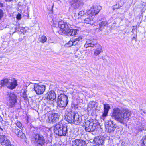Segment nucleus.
Returning a JSON list of instances; mask_svg holds the SVG:
<instances>
[{
  "label": "nucleus",
  "mask_w": 146,
  "mask_h": 146,
  "mask_svg": "<svg viewBox=\"0 0 146 146\" xmlns=\"http://www.w3.org/2000/svg\"><path fill=\"white\" fill-rule=\"evenodd\" d=\"M131 112L127 109L121 110L118 108L113 109L111 112V116L117 121L121 123H124L127 118L129 119Z\"/></svg>",
  "instance_id": "obj_1"
},
{
  "label": "nucleus",
  "mask_w": 146,
  "mask_h": 146,
  "mask_svg": "<svg viewBox=\"0 0 146 146\" xmlns=\"http://www.w3.org/2000/svg\"><path fill=\"white\" fill-rule=\"evenodd\" d=\"M59 27L61 29L62 33L68 36H72L77 35L78 30L70 28L67 23L62 21H59L58 23Z\"/></svg>",
  "instance_id": "obj_2"
},
{
  "label": "nucleus",
  "mask_w": 146,
  "mask_h": 146,
  "mask_svg": "<svg viewBox=\"0 0 146 146\" xmlns=\"http://www.w3.org/2000/svg\"><path fill=\"white\" fill-rule=\"evenodd\" d=\"M17 85V80L15 78L3 79L0 82V87H2L3 86L6 85L7 86V88L9 89H15Z\"/></svg>",
  "instance_id": "obj_3"
},
{
  "label": "nucleus",
  "mask_w": 146,
  "mask_h": 146,
  "mask_svg": "<svg viewBox=\"0 0 146 146\" xmlns=\"http://www.w3.org/2000/svg\"><path fill=\"white\" fill-rule=\"evenodd\" d=\"M54 133L59 136H65L67 133V126L59 123L54 127Z\"/></svg>",
  "instance_id": "obj_4"
},
{
  "label": "nucleus",
  "mask_w": 146,
  "mask_h": 146,
  "mask_svg": "<svg viewBox=\"0 0 146 146\" xmlns=\"http://www.w3.org/2000/svg\"><path fill=\"white\" fill-rule=\"evenodd\" d=\"M65 119L68 122L73 123L78 125L82 122V119H79L78 116L76 115L75 113L71 111L68 112L66 115Z\"/></svg>",
  "instance_id": "obj_5"
},
{
  "label": "nucleus",
  "mask_w": 146,
  "mask_h": 146,
  "mask_svg": "<svg viewBox=\"0 0 146 146\" xmlns=\"http://www.w3.org/2000/svg\"><path fill=\"white\" fill-rule=\"evenodd\" d=\"M67 96L64 94H61L58 96V105L60 107H65L68 102Z\"/></svg>",
  "instance_id": "obj_6"
},
{
  "label": "nucleus",
  "mask_w": 146,
  "mask_h": 146,
  "mask_svg": "<svg viewBox=\"0 0 146 146\" xmlns=\"http://www.w3.org/2000/svg\"><path fill=\"white\" fill-rule=\"evenodd\" d=\"M33 140L38 146H43L46 143L44 137L39 134H35L33 137Z\"/></svg>",
  "instance_id": "obj_7"
},
{
  "label": "nucleus",
  "mask_w": 146,
  "mask_h": 146,
  "mask_svg": "<svg viewBox=\"0 0 146 146\" xmlns=\"http://www.w3.org/2000/svg\"><path fill=\"white\" fill-rule=\"evenodd\" d=\"M33 140L38 146H43L46 143L44 137L39 134H35L33 137Z\"/></svg>",
  "instance_id": "obj_8"
},
{
  "label": "nucleus",
  "mask_w": 146,
  "mask_h": 146,
  "mask_svg": "<svg viewBox=\"0 0 146 146\" xmlns=\"http://www.w3.org/2000/svg\"><path fill=\"white\" fill-rule=\"evenodd\" d=\"M105 124L106 130L109 133L113 131L117 126L116 124L111 119L106 121Z\"/></svg>",
  "instance_id": "obj_9"
},
{
  "label": "nucleus",
  "mask_w": 146,
  "mask_h": 146,
  "mask_svg": "<svg viewBox=\"0 0 146 146\" xmlns=\"http://www.w3.org/2000/svg\"><path fill=\"white\" fill-rule=\"evenodd\" d=\"M9 106L11 108L14 106L17 102V97L16 94L13 93L8 94Z\"/></svg>",
  "instance_id": "obj_10"
},
{
  "label": "nucleus",
  "mask_w": 146,
  "mask_h": 146,
  "mask_svg": "<svg viewBox=\"0 0 146 146\" xmlns=\"http://www.w3.org/2000/svg\"><path fill=\"white\" fill-rule=\"evenodd\" d=\"M96 124L93 122L87 120L85 122V127L86 131L91 132L94 131L96 129Z\"/></svg>",
  "instance_id": "obj_11"
},
{
  "label": "nucleus",
  "mask_w": 146,
  "mask_h": 146,
  "mask_svg": "<svg viewBox=\"0 0 146 146\" xmlns=\"http://www.w3.org/2000/svg\"><path fill=\"white\" fill-rule=\"evenodd\" d=\"M33 89L34 90L37 94H43L45 91L46 86L44 85L35 84H34Z\"/></svg>",
  "instance_id": "obj_12"
},
{
  "label": "nucleus",
  "mask_w": 146,
  "mask_h": 146,
  "mask_svg": "<svg viewBox=\"0 0 146 146\" xmlns=\"http://www.w3.org/2000/svg\"><path fill=\"white\" fill-rule=\"evenodd\" d=\"M101 10L100 6H92L88 11L87 14L92 17L93 16L96 15Z\"/></svg>",
  "instance_id": "obj_13"
},
{
  "label": "nucleus",
  "mask_w": 146,
  "mask_h": 146,
  "mask_svg": "<svg viewBox=\"0 0 146 146\" xmlns=\"http://www.w3.org/2000/svg\"><path fill=\"white\" fill-rule=\"evenodd\" d=\"M82 38L81 36H75L68 42L66 44L68 47H70L73 45H75L82 41Z\"/></svg>",
  "instance_id": "obj_14"
},
{
  "label": "nucleus",
  "mask_w": 146,
  "mask_h": 146,
  "mask_svg": "<svg viewBox=\"0 0 146 146\" xmlns=\"http://www.w3.org/2000/svg\"><path fill=\"white\" fill-rule=\"evenodd\" d=\"M0 143L4 146H9L10 145V140L4 135H0Z\"/></svg>",
  "instance_id": "obj_15"
},
{
  "label": "nucleus",
  "mask_w": 146,
  "mask_h": 146,
  "mask_svg": "<svg viewBox=\"0 0 146 146\" xmlns=\"http://www.w3.org/2000/svg\"><path fill=\"white\" fill-rule=\"evenodd\" d=\"M86 142L80 139H76L72 141V146H85Z\"/></svg>",
  "instance_id": "obj_16"
},
{
  "label": "nucleus",
  "mask_w": 146,
  "mask_h": 146,
  "mask_svg": "<svg viewBox=\"0 0 146 146\" xmlns=\"http://www.w3.org/2000/svg\"><path fill=\"white\" fill-rule=\"evenodd\" d=\"M104 111L101 116V118L103 120L107 115L108 111L111 109L110 106L108 104H104Z\"/></svg>",
  "instance_id": "obj_17"
},
{
  "label": "nucleus",
  "mask_w": 146,
  "mask_h": 146,
  "mask_svg": "<svg viewBox=\"0 0 146 146\" xmlns=\"http://www.w3.org/2000/svg\"><path fill=\"white\" fill-rule=\"evenodd\" d=\"M97 45V41L96 39L88 40L86 42L85 46L86 47H93Z\"/></svg>",
  "instance_id": "obj_18"
},
{
  "label": "nucleus",
  "mask_w": 146,
  "mask_h": 146,
  "mask_svg": "<svg viewBox=\"0 0 146 146\" xmlns=\"http://www.w3.org/2000/svg\"><path fill=\"white\" fill-rule=\"evenodd\" d=\"M47 99L49 100L53 101L56 98V95L55 92L54 91H50L48 92L47 94Z\"/></svg>",
  "instance_id": "obj_19"
},
{
  "label": "nucleus",
  "mask_w": 146,
  "mask_h": 146,
  "mask_svg": "<svg viewBox=\"0 0 146 146\" xmlns=\"http://www.w3.org/2000/svg\"><path fill=\"white\" fill-rule=\"evenodd\" d=\"M84 23L88 24L93 25L94 23L93 17H92L91 16L88 15V17L84 19Z\"/></svg>",
  "instance_id": "obj_20"
},
{
  "label": "nucleus",
  "mask_w": 146,
  "mask_h": 146,
  "mask_svg": "<svg viewBox=\"0 0 146 146\" xmlns=\"http://www.w3.org/2000/svg\"><path fill=\"white\" fill-rule=\"evenodd\" d=\"M98 104L97 102L95 101H90L88 106V109L90 110H93L95 108V106H97Z\"/></svg>",
  "instance_id": "obj_21"
},
{
  "label": "nucleus",
  "mask_w": 146,
  "mask_h": 146,
  "mask_svg": "<svg viewBox=\"0 0 146 146\" xmlns=\"http://www.w3.org/2000/svg\"><path fill=\"white\" fill-rule=\"evenodd\" d=\"M10 129L13 132L15 133L16 135L19 132L20 130L16 126L15 124L11 125Z\"/></svg>",
  "instance_id": "obj_22"
},
{
  "label": "nucleus",
  "mask_w": 146,
  "mask_h": 146,
  "mask_svg": "<svg viewBox=\"0 0 146 146\" xmlns=\"http://www.w3.org/2000/svg\"><path fill=\"white\" fill-rule=\"evenodd\" d=\"M107 23L106 21H102L99 24V26L100 27V28H96V31H97V30H98V31H102V30L101 28L104 26H106L107 25Z\"/></svg>",
  "instance_id": "obj_23"
},
{
  "label": "nucleus",
  "mask_w": 146,
  "mask_h": 146,
  "mask_svg": "<svg viewBox=\"0 0 146 146\" xmlns=\"http://www.w3.org/2000/svg\"><path fill=\"white\" fill-rule=\"evenodd\" d=\"M137 133H139V131H141L143 129V128L142 125V124H137L135 127Z\"/></svg>",
  "instance_id": "obj_24"
},
{
  "label": "nucleus",
  "mask_w": 146,
  "mask_h": 146,
  "mask_svg": "<svg viewBox=\"0 0 146 146\" xmlns=\"http://www.w3.org/2000/svg\"><path fill=\"white\" fill-rule=\"evenodd\" d=\"M102 52V50L101 48H98L94 50V55L95 56H97Z\"/></svg>",
  "instance_id": "obj_25"
},
{
  "label": "nucleus",
  "mask_w": 146,
  "mask_h": 146,
  "mask_svg": "<svg viewBox=\"0 0 146 146\" xmlns=\"http://www.w3.org/2000/svg\"><path fill=\"white\" fill-rule=\"evenodd\" d=\"M53 118L54 120V122H56L58 120L59 118V115L57 113H53L52 114Z\"/></svg>",
  "instance_id": "obj_26"
},
{
  "label": "nucleus",
  "mask_w": 146,
  "mask_h": 146,
  "mask_svg": "<svg viewBox=\"0 0 146 146\" xmlns=\"http://www.w3.org/2000/svg\"><path fill=\"white\" fill-rule=\"evenodd\" d=\"M141 143V146H146V135L142 137Z\"/></svg>",
  "instance_id": "obj_27"
},
{
  "label": "nucleus",
  "mask_w": 146,
  "mask_h": 146,
  "mask_svg": "<svg viewBox=\"0 0 146 146\" xmlns=\"http://www.w3.org/2000/svg\"><path fill=\"white\" fill-rule=\"evenodd\" d=\"M19 137L21 138H23L25 136V134L23 133L20 130L19 132L16 134Z\"/></svg>",
  "instance_id": "obj_28"
},
{
  "label": "nucleus",
  "mask_w": 146,
  "mask_h": 146,
  "mask_svg": "<svg viewBox=\"0 0 146 146\" xmlns=\"http://www.w3.org/2000/svg\"><path fill=\"white\" fill-rule=\"evenodd\" d=\"M85 14L84 11H82L79 12L78 13V17L76 18L77 19L81 18L82 16H84Z\"/></svg>",
  "instance_id": "obj_29"
},
{
  "label": "nucleus",
  "mask_w": 146,
  "mask_h": 146,
  "mask_svg": "<svg viewBox=\"0 0 146 146\" xmlns=\"http://www.w3.org/2000/svg\"><path fill=\"white\" fill-rule=\"evenodd\" d=\"M47 121H48L50 123L51 122L53 123L54 122V120L53 118V116L52 115V114H49L48 116V119Z\"/></svg>",
  "instance_id": "obj_30"
},
{
  "label": "nucleus",
  "mask_w": 146,
  "mask_h": 146,
  "mask_svg": "<svg viewBox=\"0 0 146 146\" xmlns=\"http://www.w3.org/2000/svg\"><path fill=\"white\" fill-rule=\"evenodd\" d=\"M75 3H74V5L75 4L76 5H80L82 3V0H74Z\"/></svg>",
  "instance_id": "obj_31"
},
{
  "label": "nucleus",
  "mask_w": 146,
  "mask_h": 146,
  "mask_svg": "<svg viewBox=\"0 0 146 146\" xmlns=\"http://www.w3.org/2000/svg\"><path fill=\"white\" fill-rule=\"evenodd\" d=\"M46 40L47 38L46 36H43L41 37L40 40L41 42L44 43L46 41Z\"/></svg>",
  "instance_id": "obj_32"
},
{
  "label": "nucleus",
  "mask_w": 146,
  "mask_h": 146,
  "mask_svg": "<svg viewBox=\"0 0 146 146\" xmlns=\"http://www.w3.org/2000/svg\"><path fill=\"white\" fill-rule=\"evenodd\" d=\"M15 125L16 126H17L18 127L20 128L21 130H22L23 129L22 124L20 122H17L16 124H15Z\"/></svg>",
  "instance_id": "obj_33"
},
{
  "label": "nucleus",
  "mask_w": 146,
  "mask_h": 146,
  "mask_svg": "<svg viewBox=\"0 0 146 146\" xmlns=\"http://www.w3.org/2000/svg\"><path fill=\"white\" fill-rule=\"evenodd\" d=\"M27 96L26 92H24L23 94V97L24 98L25 100H26L27 99Z\"/></svg>",
  "instance_id": "obj_34"
},
{
  "label": "nucleus",
  "mask_w": 146,
  "mask_h": 146,
  "mask_svg": "<svg viewBox=\"0 0 146 146\" xmlns=\"http://www.w3.org/2000/svg\"><path fill=\"white\" fill-rule=\"evenodd\" d=\"M119 5H118L117 6V4H116L115 5H113V6L112 7V9L113 10H114L115 9H118L119 7H120L119 6Z\"/></svg>",
  "instance_id": "obj_35"
},
{
  "label": "nucleus",
  "mask_w": 146,
  "mask_h": 146,
  "mask_svg": "<svg viewBox=\"0 0 146 146\" xmlns=\"http://www.w3.org/2000/svg\"><path fill=\"white\" fill-rule=\"evenodd\" d=\"M3 16V12L2 10L0 9V20Z\"/></svg>",
  "instance_id": "obj_36"
},
{
  "label": "nucleus",
  "mask_w": 146,
  "mask_h": 146,
  "mask_svg": "<svg viewBox=\"0 0 146 146\" xmlns=\"http://www.w3.org/2000/svg\"><path fill=\"white\" fill-rule=\"evenodd\" d=\"M21 15L19 13L16 16V18L18 20H20L21 18Z\"/></svg>",
  "instance_id": "obj_37"
},
{
  "label": "nucleus",
  "mask_w": 146,
  "mask_h": 146,
  "mask_svg": "<svg viewBox=\"0 0 146 146\" xmlns=\"http://www.w3.org/2000/svg\"><path fill=\"white\" fill-rule=\"evenodd\" d=\"M98 144L100 145H103L104 143V142L102 140V142H100L99 143V142H98Z\"/></svg>",
  "instance_id": "obj_38"
},
{
  "label": "nucleus",
  "mask_w": 146,
  "mask_h": 146,
  "mask_svg": "<svg viewBox=\"0 0 146 146\" xmlns=\"http://www.w3.org/2000/svg\"><path fill=\"white\" fill-rule=\"evenodd\" d=\"M137 34H136L135 36H134L133 38V40L134 39L136 38L137 37Z\"/></svg>",
  "instance_id": "obj_39"
},
{
  "label": "nucleus",
  "mask_w": 146,
  "mask_h": 146,
  "mask_svg": "<svg viewBox=\"0 0 146 146\" xmlns=\"http://www.w3.org/2000/svg\"><path fill=\"white\" fill-rule=\"evenodd\" d=\"M3 6V4L0 2V7H2Z\"/></svg>",
  "instance_id": "obj_40"
},
{
  "label": "nucleus",
  "mask_w": 146,
  "mask_h": 146,
  "mask_svg": "<svg viewBox=\"0 0 146 146\" xmlns=\"http://www.w3.org/2000/svg\"><path fill=\"white\" fill-rule=\"evenodd\" d=\"M100 58V59H102L103 60H104V57L103 56H102V57H101V58Z\"/></svg>",
  "instance_id": "obj_41"
},
{
  "label": "nucleus",
  "mask_w": 146,
  "mask_h": 146,
  "mask_svg": "<svg viewBox=\"0 0 146 146\" xmlns=\"http://www.w3.org/2000/svg\"><path fill=\"white\" fill-rule=\"evenodd\" d=\"M77 53H76V54L75 55V56L76 58V57H78V56H77V54H76Z\"/></svg>",
  "instance_id": "obj_42"
}]
</instances>
